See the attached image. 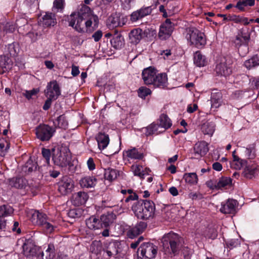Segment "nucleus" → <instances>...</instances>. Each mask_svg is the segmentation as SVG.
Returning <instances> with one entry per match:
<instances>
[{
	"label": "nucleus",
	"mask_w": 259,
	"mask_h": 259,
	"mask_svg": "<svg viewBox=\"0 0 259 259\" xmlns=\"http://www.w3.org/2000/svg\"><path fill=\"white\" fill-rule=\"evenodd\" d=\"M69 26L78 32H84V29H89L94 22V25L98 23V17L93 15L90 8L85 5H81L77 13H72L68 17Z\"/></svg>",
	"instance_id": "1"
},
{
	"label": "nucleus",
	"mask_w": 259,
	"mask_h": 259,
	"mask_svg": "<svg viewBox=\"0 0 259 259\" xmlns=\"http://www.w3.org/2000/svg\"><path fill=\"white\" fill-rule=\"evenodd\" d=\"M162 252L166 257L171 258L178 254L181 249L180 238L176 233L170 232L161 239Z\"/></svg>",
	"instance_id": "2"
},
{
	"label": "nucleus",
	"mask_w": 259,
	"mask_h": 259,
	"mask_svg": "<svg viewBox=\"0 0 259 259\" xmlns=\"http://www.w3.org/2000/svg\"><path fill=\"white\" fill-rule=\"evenodd\" d=\"M132 208L135 215L141 220H150L155 215V204L151 200H140L135 203Z\"/></svg>",
	"instance_id": "3"
},
{
	"label": "nucleus",
	"mask_w": 259,
	"mask_h": 259,
	"mask_svg": "<svg viewBox=\"0 0 259 259\" xmlns=\"http://www.w3.org/2000/svg\"><path fill=\"white\" fill-rule=\"evenodd\" d=\"M52 160L55 165L65 168L71 162V154L69 149L66 146H59L52 149Z\"/></svg>",
	"instance_id": "4"
},
{
	"label": "nucleus",
	"mask_w": 259,
	"mask_h": 259,
	"mask_svg": "<svg viewBox=\"0 0 259 259\" xmlns=\"http://www.w3.org/2000/svg\"><path fill=\"white\" fill-rule=\"evenodd\" d=\"M186 38L191 46L198 49L203 48L206 43L204 33L195 27L187 29Z\"/></svg>",
	"instance_id": "5"
},
{
	"label": "nucleus",
	"mask_w": 259,
	"mask_h": 259,
	"mask_svg": "<svg viewBox=\"0 0 259 259\" xmlns=\"http://www.w3.org/2000/svg\"><path fill=\"white\" fill-rule=\"evenodd\" d=\"M172 125L170 119L164 114L160 115L158 123H153L146 128L145 134L150 136L154 134H158L169 128Z\"/></svg>",
	"instance_id": "6"
},
{
	"label": "nucleus",
	"mask_w": 259,
	"mask_h": 259,
	"mask_svg": "<svg viewBox=\"0 0 259 259\" xmlns=\"http://www.w3.org/2000/svg\"><path fill=\"white\" fill-rule=\"evenodd\" d=\"M158 247L151 242L142 243L138 249V259H153L157 255Z\"/></svg>",
	"instance_id": "7"
},
{
	"label": "nucleus",
	"mask_w": 259,
	"mask_h": 259,
	"mask_svg": "<svg viewBox=\"0 0 259 259\" xmlns=\"http://www.w3.org/2000/svg\"><path fill=\"white\" fill-rule=\"evenodd\" d=\"M30 219L33 224L41 226L47 232L51 233L53 231L54 226L48 222L46 214L35 211L32 214Z\"/></svg>",
	"instance_id": "8"
},
{
	"label": "nucleus",
	"mask_w": 259,
	"mask_h": 259,
	"mask_svg": "<svg viewBox=\"0 0 259 259\" xmlns=\"http://www.w3.org/2000/svg\"><path fill=\"white\" fill-rule=\"evenodd\" d=\"M56 132L55 128L47 124L39 125L35 129L36 137L41 141H48Z\"/></svg>",
	"instance_id": "9"
},
{
	"label": "nucleus",
	"mask_w": 259,
	"mask_h": 259,
	"mask_svg": "<svg viewBox=\"0 0 259 259\" xmlns=\"http://www.w3.org/2000/svg\"><path fill=\"white\" fill-rule=\"evenodd\" d=\"M175 24L169 19H166L160 26L158 36L161 39H166L171 34Z\"/></svg>",
	"instance_id": "10"
},
{
	"label": "nucleus",
	"mask_w": 259,
	"mask_h": 259,
	"mask_svg": "<svg viewBox=\"0 0 259 259\" xmlns=\"http://www.w3.org/2000/svg\"><path fill=\"white\" fill-rule=\"evenodd\" d=\"M74 188L73 180L67 176L63 177L59 183L58 191L62 195L70 193Z\"/></svg>",
	"instance_id": "11"
},
{
	"label": "nucleus",
	"mask_w": 259,
	"mask_h": 259,
	"mask_svg": "<svg viewBox=\"0 0 259 259\" xmlns=\"http://www.w3.org/2000/svg\"><path fill=\"white\" fill-rule=\"evenodd\" d=\"M45 93L46 97L56 100L61 94L60 89L57 81L53 80L49 82Z\"/></svg>",
	"instance_id": "12"
},
{
	"label": "nucleus",
	"mask_w": 259,
	"mask_h": 259,
	"mask_svg": "<svg viewBox=\"0 0 259 259\" xmlns=\"http://www.w3.org/2000/svg\"><path fill=\"white\" fill-rule=\"evenodd\" d=\"M238 202L233 199H228L221 203L220 211L224 214L234 213L236 211Z\"/></svg>",
	"instance_id": "13"
},
{
	"label": "nucleus",
	"mask_w": 259,
	"mask_h": 259,
	"mask_svg": "<svg viewBox=\"0 0 259 259\" xmlns=\"http://www.w3.org/2000/svg\"><path fill=\"white\" fill-rule=\"evenodd\" d=\"M157 74V71L152 67H149L144 69L143 70L142 75L145 84L152 85Z\"/></svg>",
	"instance_id": "14"
},
{
	"label": "nucleus",
	"mask_w": 259,
	"mask_h": 259,
	"mask_svg": "<svg viewBox=\"0 0 259 259\" xmlns=\"http://www.w3.org/2000/svg\"><path fill=\"white\" fill-rule=\"evenodd\" d=\"M22 248L23 254L28 257L36 255L38 250V247L29 240L23 243Z\"/></svg>",
	"instance_id": "15"
},
{
	"label": "nucleus",
	"mask_w": 259,
	"mask_h": 259,
	"mask_svg": "<svg viewBox=\"0 0 259 259\" xmlns=\"http://www.w3.org/2000/svg\"><path fill=\"white\" fill-rule=\"evenodd\" d=\"M193 150L196 158H199L203 157L208 151L207 143L205 141L198 142L195 144Z\"/></svg>",
	"instance_id": "16"
},
{
	"label": "nucleus",
	"mask_w": 259,
	"mask_h": 259,
	"mask_svg": "<svg viewBox=\"0 0 259 259\" xmlns=\"http://www.w3.org/2000/svg\"><path fill=\"white\" fill-rule=\"evenodd\" d=\"M88 198L89 196L87 193L79 191L72 195L71 202L75 206H79L84 204Z\"/></svg>",
	"instance_id": "17"
},
{
	"label": "nucleus",
	"mask_w": 259,
	"mask_h": 259,
	"mask_svg": "<svg viewBox=\"0 0 259 259\" xmlns=\"http://www.w3.org/2000/svg\"><path fill=\"white\" fill-rule=\"evenodd\" d=\"M39 25L44 27H48L54 26L57 23L55 15L52 13L47 12L39 20Z\"/></svg>",
	"instance_id": "18"
},
{
	"label": "nucleus",
	"mask_w": 259,
	"mask_h": 259,
	"mask_svg": "<svg viewBox=\"0 0 259 259\" xmlns=\"http://www.w3.org/2000/svg\"><path fill=\"white\" fill-rule=\"evenodd\" d=\"M119 14L116 13L112 14L107 19L106 23L107 26L113 29L118 26H122L124 24L123 21H121Z\"/></svg>",
	"instance_id": "19"
},
{
	"label": "nucleus",
	"mask_w": 259,
	"mask_h": 259,
	"mask_svg": "<svg viewBox=\"0 0 259 259\" xmlns=\"http://www.w3.org/2000/svg\"><path fill=\"white\" fill-rule=\"evenodd\" d=\"M152 85L154 87L164 89L167 87L168 84L167 76L166 73H157L155 76V79L153 81Z\"/></svg>",
	"instance_id": "20"
},
{
	"label": "nucleus",
	"mask_w": 259,
	"mask_h": 259,
	"mask_svg": "<svg viewBox=\"0 0 259 259\" xmlns=\"http://www.w3.org/2000/svg\"><path fill=\"white\" fill-rule=\"evenodd\" d=\"M87 227L92 230H98L102 229L100 219L95 215H92L85 221Z\"/></svg>",
	"instance_id": "21"
},
{
	"label": "nucleus",
	"mask_w": 259,
	"mask_h": 259,
	"mask_svg": "<svg viewBox=\"0 0 259 259\" xmlns=\"http://www.w3.org/2000/svg\"><path fill=\"white\" fill-rule=\"evenodd\" d=\"M144 35L145 32L139 28L132 30L128 34L130 42L135 45L138 44Z\"/></svg>",
	"instance_id": "22"
},
{
	"label": "nucleus",
	"mask_w": 259,
	"mask_h": 259,
	"mask_svg": "<svg viewBox=\"0 0 259 259\" xmlns=\"http://www.w3.org/2000/svg\"><path fill=\"white\" fill-rule=\"evenodd\" d=\"M147 223L144 222H140L134 227L132 228L128 232V236L130 238H133L137 235L142 233L147 227Z\"/></svg>",
	"instance_id": "23"
},
{
	"label": "nucleus",
	"mask_w": 259,
	"mask_h": 259,
	"mask_svg": "<svg viewBox=\"0 0 259 259\" xmlns=\"http://www.w3.org/2000/svg\"><path fill=\"white\" fill-rule=\"evenodd\" d=\"M115 218L116 215L112 212H108L101 215L100 217V221L102 226V229L104 227H109L113 223Z\"/></svg>",
	"instance_id": "24"
},
{
	"label": "nucleus",
	"mask_w": 259,
	"mask_h": 259,
	"mask_svg": "<svg viewBox=\"0 0 259 259\" xmlns=\"http://www.w3.org/2000/svg\"><path fill=\"white\" fill-rule=\"evenodd\" d=\"M97 180L94 176H86L81 178L79 184L82 188H91L94 187L97 184Z\"/></svg>",
	"instance_id": "25"
},
{
	"label": "nucleus",
	"mask_w": 259,
	"mask_h": 259,
	"mask_svg": "<svg viewBox=\"0 0 259 259\" xmlns=\"http://www.w3.org/2000/svg\"><path fill=\"white\" fill-rule=\"evenodd\" d=\"M27 185V181L23 177L13 178L9 180V185L17 189L25 188Z\"/></svg>",
	"instance_id": "26"
},
{
	"label": "nucleus",
	"mask_w": 259,
	"mask_h": 259,
	"mask_svg": "<svg viewBox=\"0 0 259 259\" xmlns=\"http://www.w3.org/2000/svg\"><path fill=\"white\" fill-rule=\"evenodd\" d=\"M55 256V248L53 244H48L44 251L40 253L39 259H53Z\"/></svg>",
	"instance_id": "27"
},
{
	"label": "nucleus",
	"mask_w": 259,
	"mask_h": 259,
	"mask_svg": "<svg viewBox=\"0 0 259 259\" xmlns=\"http://www.w3.org/2000/svg\"><path fill=\"white\" fill-rule=\"evenodd\" d=\"M98 147L100 150H104L109 144V138L108 135L99 133L96 137Z\"/></svg>",
	"instance_id": "28"
},
{
	"label": "nucleus",
	"mask_w": 259,
	"mask_h": 259,
	"mask_svg": "<svg viewBox=\"0 0 259 259\" xmlns=\"http://www.w3.org/2000/svg\"><path fill=\"white\" fill-rule=\"evenodd\" d=\"M124 155H125L128 158L134 160H140L144 157L143 153L139 151L136 148L128 149L124 153Z\"/></svg>",
	"instance_id": "29"
},
{
	"label": "nucleus",
	"mask_w": 259,
	"mask_h": 259,
	"mask_svg": "<svg viewBox=\"0 0 259 259\" xmlns=\"http://www.w3.org/2000/svg\"><path fill=\"white\" fill-rule=\"evenodd\" d=\"M215 71L219 75L227 76L232 73V69L225 63H220L216 66Z\"/></svg>",
	"instance_id": "30"
},
{
	"label": "nucleus",
	"mask_w": 259,
	"mask_h": 259,
	"mask_svg": "<svg viewBox=\"0 0 259 259\" xmlns=\"http://www.w3.org/2000/svg\"><path fill=\"white\" fill-rule=\"evenodd\" d=\"M211 108L215 109L221 106L222 103V95L220 92L212 93L211 96Z\"/></svg>",
	"instance_id": "31"
},
{
	"label": "nucleus",
	"mask_w": 259,
	"mask_h": 259,
	"mask_svg": "<svg viewBox=\"0 0 259 259\" xmlns=\"http://www.w3.org/2000/svg\"><path fill=\"white\" fill-rule=\"evenodd\" d=\"M201 129L204 134L212 136L215 130V124L212 121L207 120L202 124Z\"/></svg>",
	"instance_id": "32"
},
{
	"label": "nucleus",
	"mask_w": 259,
	"mask_h": 259,
	"mask_svg": "<svg viewBox=\"0 0 259 259\" xmlns=\"http://www.w3.org/2000/svg\"><path fill=\"white\" fill-rule=\"evenodd\" d=\"M244 65L248 69H253L259 66V55H253L244 62Z\"/></svg>",
	"instance_id": "33"
},
{
	"label": "nucleus",
	"mask_w": 259,
	"mask_h": 259,
	"mask_svg": "<svg viewBox=\"0 0 259 259\" xmlns=\"http://www.w3.org/2000/svg\"><path fill=\"white\" fill-rule=\"evenodd\" d=\"M194 63L198 67L204 66L207 63L206 58L200 51H196L194 54Z\"/></svg>",
	"instance_id": "34"
},
{
	"label": "nucleus",
	"mask_w": 259,
	"mask_h": 259,
	"mask_svg": "<svg viewBox=\"0 0 259 259\" xmlns=\"http://www.w3.org/2000/svg\"><path fill=\"white\" fill-rule=\"evenodd\" d=\"M257 170V169L255 166L247 165L242 172V175L245 178L251 179L254 177Z\"/></svg>",
	"instance_id": "35"
},
{
	"label": "nucleus",
	"mask_w": 259,
	"mask_h": 259,
	"mask_svg": "<svg viewBox=\"0 0 259 259\" xmlns=\"http://www.w3.org/2000/svg\"><path fill=\"white\" fill-rule=\"evenodd\" d=\"M119 175V171L115 169L108 168L105 169V179L109 181H112L115 180Z\"/></svg>",
	"instance_id": "36"
},
{
	"label": "nucleus",
	"mask_w": 259,
	"mask_h": 259,
	"mask_svg": "<svg viewBox=\"0 0 259 259\" xmlns=\"http://www.w3.org/2000/svg\"><path fill=\"white\" fill-rule=\"evenodd\" d=\"M14 213L13 208L9 204L0 206V219L12 215Z\"/></svg>",
	"instance_id": "37"
},
{
	"label": "nucleus",
	"mask_w": 259,
	"mask_h": 259,
	"mask_svg": "<svg viewBox=\"0 0 259 259\" xmlns=\"http://www.w3.org/2000/svg\"><path fill=\"white\" fill-rule=\"evenodd\" d=\"M131 169L135 176H138L141 179H143L145 175H148L149 171V169H146L145 172L142 166L140 165H133L131 166Z\"/></svg>",
	"instance_id": "38"
},
{
	"label": "nucleus",
	"mask_w": 259,
	"mask_h": 259,
	"mask_svg": "<svg viewBox=\"0 0 259 259\" xmlns=\"http://www.w3.org/2000/svg\"><path fill=\"white\" fill-rule=\"evenodd\" d=\"M185 182L191 185H195L198 182V177L196 173H185L183 176Z\"/></svg>",
	"instance_id": "39"
},
{
	"label": "nucleus",
	"mask_w": 259,
	"mask_h": 259,
	"mask_svg": "<svg viewBox=\"0 0 259 259\" xmlns=\"http://www.w3.org/2000/svg\"><path fill=\"white\" fill-rule=\"evenodd\" d=\"M111 43L114 48L120 49L124 45V38L121 34H118L111 40Z\"/></svg>",
	"instance_id": "40"
},
{
	"label": "nucleus",
	"mask_w": 259,
	"mask_h": 259,
	"mask_svg": "<svg viewBox=\"0 0 259 259\" xmlns=\"http://www.w3.org/2000/svg\"><path fill=\"white\" fill-rule=\"evenodd\" d=\"M9 61V59L8 58L0 56V74H3L11 67V65L8 62Z\"/></svg>",
	"instance_id": "41"
},
{
	"label": "nucleus",
	"mask_w": 259,
	"mask_h": 259,
	"mask_svg": "<svg viewBox=\"0 0 259 259\" xmlns=\"http://www.w3.org/2000/svg\"><path fill=\"white\" fill-rule=\"evenodd\" d=\"M254 4L255 0H239L236 5V8L241 11H243L245 7L253 6Z\"/></svg>",
	"instance_id": "42"
},
{
	"label": "nucleus",
	"mask_w": 259,
	"mask_h": 259,
	"mask_svg": "<svg viewBox=\"0 0 259 259\" xmlns=\"http://www.w3.org/2000/svg\"><path fill=\"white\" fill-rule=\"evenodd\" d=\"M232 184V179L228 177H222L219 179L217 182V189H221L227 186H230Z\"/></svg>",
	"instance_id": "43"
},
{
	"label": "nucleus",
	"mask_w": 259,
	"mask_h": 259,
	"mask_svg": "<svg viewBox=\"0 0 259 259\" xmlns=\"http://www.w3.org/2000/svg\"><path fill=\"white\" fill-rule=\"evenodd\" d=\"M37 164L36 162L33 161L31 159L28 160L23 168V170L25 172H31L36 170Z\"/></svg>",
	"instance_id": "44"
},
{
	"label": "nucleus",
	"mask_w": 259,
	"mask_h": 259,
	"mask_svg": "<svg viewBox=\"0 0 259 259\" xmlns=\"http://www.w3.org/2000/svg\"><path fill=\"white\" fill-rule=\"evenodd\" d=\"M241 153L243 156L248 159H253L255 156L254 148L250 146L246 148L242 147Z\"/></svg>",
	"instance_id": "45"
},
{
	"label": "nucleus",
	"mask_w": 259,
	"mask_h": 259,
	"mask_svg": "<svg viewBox=\"0 0 259 259\" xmlns=\"http://www.w3.org/2000/svg\"><path fill=\"white\" fill-rule=\"evenodd\" d=\"M118 253V250L116 248V245L114 243H110L107 247L106 249L104 250V256L107 255L108 258L111 257L114 255H116Z\"/></svg>",
	"instance_id": "46"
},
{
	"label": "nucleus",
	"mask_w": 259,
	"mask_h": 259,
	"mask_svg": "<svg viewBox=\"0 0 259 259\" xmlns=\"http://www.w3.org/2000/svg\"><path fill=\"white\" fill-rule=\"evenodd\" d=\"M54 124L57 125L58 127L66 129L68 126V121L66 119V117L64 115L59 116Z\"/></svg>",
	"instance_id": "47"
},
{
	"label": "nucleus",
	"mask_w": 259,
	"mask_h": 259,
	"mask_svg": "<svg viewBox=\"0 0 259 259\" xmlns=\"http://www.w3.org/2000/svg\"><path fill=\"white\" fill-rule=\"evenodd\" d=\"M234 168L236 169H240L243 166L247 165L246 160L240 158L237 155H234Z\"/></svg>",
	"instance_id": "48"
},
{
	"label": "nucleus",
	"mask_w": 259,
	"mask_h": 259,
	"mask_svg": "<svg viewBox=\"0 0 259 259\" xmlns=\"http://www.w3.org/2000/svg\"><path fill=\"white\" fill-rule=\"evenodd\" d=\"M249 36L248 35H243L242 34L241 35H239L236 37L235 40V44L237 45H244L246 47L248 42L249 39Z\"/></svg>",
	"instance_id": "49"
},
{
	"label": "nucleus",
	"mask_w": 259,
	"mask_h": 259,
	"mask_svg": "<svg viewBox=\"0 0 259 259\" xmlns=\"http://www.w3.org/2000/svg\"><path fill=\"white\" fill-rule=\"evenodd\" d=\"M203 235L205 237L214 239L218 235L217 231L214 227L208 228L204 232Z\"/></svg>",
	"instance_id": "50"
},
{
	"label": "nucleus",
	"mask_w": 259,
	"mask_h": 259,
	"mask_svg": "<svg viewBox=\"0 0 259 259\" xmlns=\"http://www.w3.org/2000/svg\"><path fill=\"white\" fill-rule=\"evenodd\" d=\"M139 96L141 98H145L147 96L150 95L151 93V90L144 87H142L139 88L138 91Z\"/></svg>",
	"instance_id": "51"
},
{
	"label": "nucleus",
	"mask_w": 259,
	"mask_h": 259,
	"mask_svg": "<svg viewBox=\"0 0 259 259\" xmlns=\"http://www.w3.org/2000/svg\"><path fill=\"white\" fill-rule=\"evenodd\" d=\"M140 16L141 18H143V17L149 15L151 13V9L150 7H148L144 8H142L139 10H138Z\"/></svg>",
	"instance_id": "52"
},
{
	"label": "nucleus",
	"mask_w": 259,
	"mask_h": 259,
	"mask_svg": "<svg viewBox=\"0 0 259 259\" xmlns=\"http://www.w3.org/2000/svg\"><path fill=\"white\" fill-rule=\"evenodd\" d=\"M41 153L43 157L46 159L47 163L49 164L51 155H52V151H51L48 149L42 148Z\"/></svg>",
	"instance_id": "53"
},
{
	"label": "nucleus",
	"mask_w": 259,
	"mask_h": 259,
	"mask_svg": "<svg viewBox=\"0 0 259 259\" xmlns=\"http://www.w3.org/2000/svg\"><path fill=\"white\" fill-rule=\"evenodd\" d=\"M8 51L11 56H15L17 54L15 45L14 43L9 44L7 46Z\"/></svg>",
	"instance_id": "54"
},
{
	"label": "nucleus",
	"mask_w": 259,
	"mask_h": 259,
	"mask_svg": "<svg viewBox=\"0 0 259 259\" xmlns=\"http://www.w3.org/2000/svg\"><path fill=\"white\" fill-rule=\"evenodd\" d=\"M39 90L37 89H33L31 91H25V93H23V95L28 99H30L31 97L34 95H36Z\"/></svg>",
	"instance_id": "55"
},
{
	"label": "nucleus",
	"mask_w": 259,
	"mask_h": 259,
	"mask_svg": "<svg viewBox=\"0 0 259 259\" xmlns=\"http://www.w3.org/2000/svg\"><path fill=\"white\" fill-rule=\"evenodd\" d=\"M189 197L192 200H200L203 198V196L200 193L191 192L189 194Z\"/></svg>",
	"instance_id": "56"
},
{
	"label": "nucleus",
	"mask_w": 259,
	"mask_h": 259,
	"mask_svg": "<svg viewBox=\"0 0 259 259\" xmlns=\"http://www.w3.org/2000/svg\"><path fill=\"white\" fill-rule=\"evenodd\" d=\"M8 148V145L6 146L5 143L4 142H0V156H4Z\"/></svg>",
	"instance_id": "57"
},
{
	"label": "nucleus",
	"mask_w": 259,
	"mask_h": 259,
	"mask_svg": "<svg viewBox=\"0 0 259 259\" xmlns=\"http://www.w3.org/2000/svg\"><path fill=\"white\" fill-rule=\"evenodd\" d=\"M240 244V242L238 239H231L229 240L227 243V245L230 248L237 247Z\"/></svg>",
	"instance_id": "58"
},
{
	"label": "nucleus",
	"mask_w": 259,
	"mask_h": 259,
	"mask_svg": "<svg viewBox=\"0 0 259 259\" xmlns=\"http://www.w3.org/2000/svg\"><path fill=\"white\" fill-rule=\"evenodd\" d=\"M103 35L102 32L101 30H98L95 32L93 35L92 37L95 41H98Z\"/></svg>",
	"instance_id": "59"
},
{
	"label": "nucleus",
	"mask_w": 259,
	"mask_h": 259,
	"mask_svg": "<svg viewBox=\"0 0 259 259\" xmlns=\"http://www.w3.org/2000/svg\"><path fill=\"white\" fill-rule=\"evenodd\" d=\"M141 19V18L140 16L139 13L138 11L134 12L131 15V20L132 22H136Z\"/></svg>",
	"instance_id": "60"
},
{
	"label": "nucleus",
	"mask_w": 259,
	"mask_h": 259,
	"mask_svg": "<svg viewBox=\"0 0 259 259\" xmlns=\"http://www.w3.org/2000/svg\"><path fill=\"white\" fill-rule=\"evenodd\" d=\"M128 194L129 195L127 197H126L125 199V202H128L131 200H137L138 199V196L135 193L133 192V193Z\"/></svg>",
	"instance_id": "61"
},
{
	"label": "nucleus",
	"mask_w": 259,
	"mask_h": 259,
	"mask_svg": "<svg viewBox=\"0 0 259 259\" xmlns=\"http://www.w3.org/2000/svg\"><path fill=\"white\" fill-rule=\"evenodd\" d=\"M144 240L142 236H140L137 240L131 244V247L133 249H136L139 244Z\"/></svg>",
	"instance_id": "62"
},
{
	"label": "nucleus",
	"mask_w": 259,
	"mask_h": 259,
	"mask_svg": "<svg viewBox=\"0 0 259 259\" xmlns=\"http://www.w3.org/2000/svg\"><path fill=\"white\" fill-rule=\"evenodd\" d=\"M55 99L54 98H51L50 97H48V99L46 101L45 104L43 106V109L45 110H48L51 107L52 104V101L55 100Z\"/></svg>",
	"instance_id": "63"
},
{
	"label": "nucleus",
	"mask_w": 259,
	"mask_h": 259,
	"mask_svg": "<svg viewBox=\"0 0 259 259\" xmlns=\"http://www.w3.org/2000/svg\"><path fill=\"white\" fill-rule=\"evenodd\" d=\"M14 25L9 23H7L4 27V30L6 31L7 33L13 32L14 31Z\"/></svg>",
	"instance_id": "64"
}]
</instances>
